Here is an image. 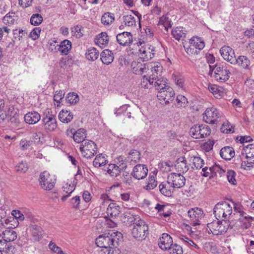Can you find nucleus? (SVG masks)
I'll return each instance as SVG.
<instances>
[{
  "instance_id": "53",
  "label": "nucleus",
  "mask_w": 254,
  "mask_h": 254,
  "mask_svg": "<svg viewBox=\"0 0 254 254\" xmlns=\"http://www.w3.org/2000/svg\"><path fill=\"white\" fill-rule=\"evenodd\" d=\"M114 15L110 12L105 13L102 16L101 21L104 25H109L114 20Z\"/></svg>"
},
{
  "instance_id": "3",
  "label": "nucleus",
  "mask_w": 254,
  "mask_h": 254,
  "mask_svg": "<svg viewBox=\"0 0 254 254\" xmlns=\"http://www.w3.org/2000/svg\"><path fill=\"white\" fill-rule=\"evenodd\" d=\"M213 213L217 219L228 221L232 213V207L227 202L218 203L213 208Z\"/></svg>"
},
{
  "instance_id": "59",
  "label": "nucleus",
  "mask_w": 254,
  "mask_h": 254,
  "mask_svg": "<svg viewBox=\"0 0 254 254\" xmlns=\"http://www.w3.org/2000/svg\"><path fill=\"white\" fill-rule=\"evenodd\" d=\"M5 249L3 252H5L6 254H16L18 253L17 249L16 247L10 244H7L6 245H4Z\"/></svg>"
},
{
  "instance_id": "19",
  "label": "nucleus",
  "mask_w": 254,
  "mask_h": 254,
  "mask_svg": "<svg viewBox=\"0 0 254 254\" xmlns=\"http://www.w3.org/2000/svg\"><path fill=\"white\" fill-rule=\"evenodd\" d=\"M118 43L122 46H128L132 42V35L130 32H123L116 36Z\"/></svg>"
},
{
  "instance_id": "64",
  "label": "nucleus",
  "mask_w": 254,
  "mask_h": 254,
  "mask_svg": "<svg viewBox=\"0 0 254 254\" xmlns=\"http://www.w3.org/2000/svg\"><path fill=\"white\" fill-rule=\"evenodd\" d=\"M41 29L40 27H36L30 33V37L33 40H36L39 38Z\"/></svg>"
},
{
  "instance_id": "20",
  "label": "nucleus",
  "mask_w": 254,
  "mask_h": 254,
  "mask_svg": "<svg viewBox=\"0 0 254 254\" xmlns=\"http://www.w3.org/2000/svg\"><path fill=\"white\" fill-rule=\"evenodd\" d=\"M154 47L149 45H144L141 46L139 50L140 55L142 56L140 58V60L142 61V59L148 61L154 57Z\"/></svg>"
},
{
  "instance_id": "41",
  "label": "nucleus",
  "mask_w": 254,
  "mask_h": 254,
  "mask_svg": "<svg viewBox=\"0 0 254 254\" xmlns=\"http://www.w3.org/2000/svg\"><path fill=\"white\" fill-rule=\"evenodd\" d=\"M172 34L177 40H180L186 36L184 28L182 27H176L172 30Z\"/></svg>"
},
{
  "instance_id": "16",
  "label": "nucleus",
  "mask_w": 254,
  "mask_h": 254,
  "mask_svg": "<svg viewBox=\"0 0 254 254\" xmlns=\"http://www.w3.org/2000/svg\"><path fill=\"white\" fill-rule=\"evenodd\" d=\"M127 167L126 163H122L119 164V166L115 164H109L107 168V173L113 177L118 176L122 171L126 169ZM105 171L106 170L105 169Z\"/></svg>"
},
{
  "instance_id": "52",
  "label": "nucleus",
  "mask_w": 254,
  "mask_h": 254,
  "mask_svg": "<svg viewBox=\"0 0 254 254\" xmlns=\"http://www.w3.org/2000/svg\"><path fill=\"white\" fill-rule=\"evenodd\" d=\"M179 239L184 244L187 246H191L193 247L196 249H199V247L197 246L196 244H195L193 241L190 240V238H188L186 236L181 235L179 237Z\"/></svg>"
},
{
  "instance_id": "17",
  "label": "nucleus",
  "mask_w": 254,
  "mask_h": 254,
  "mask_svg": "<svg viewBox=\"0 0 254 254\" xmlns=\"http://www.w3.org/2000/svg\"><path fill=\"white\" fill-rule=\"evenodd\" d=\"M148 171L145 165L137 164L133 168L131 175L136 179H143L147 176Z\"/></svg>"
},
{
  "instance_id": "34",
  "label": "nucleus",
  "mask_w": 254,
  "mask_h": 254,
  "mask_svg": "<svg viewBox=\"0 0 254 254\" xmlns=\"http://www.w3.org/2000/svg\"><path fill=\"white\" fill-rule=\"evenodd\" d=\"M235 64H237L245 69L250 68L251 62L246 56H240L238 58L235 57Z\"/></svg>"
},
{
  "instance_id": "22",
  "label": "nucleus",
  "mask_w": 254,
  "mask_h": 254,
  "mask_svg": "<svg viewBox=\"0 0 254 254\" xmlns=\"http://www.w3.org/2000/svg\"><path fill=\"white\" fill-rule=\"evenodd\" d=\"M133 209H130L127 210L124 214V222H127L130 225H133L135 222H137L139 220H141L138 215H136Z\"/></svg>"
},
{
  "instance_id": "2",
  "label": "nucleus",
  "mask_w": 254,
  "mask_h": 254,
  "mask_svg": "<svg viewBox=\"0 0 254 254\" xmlns=\"http://www.w3.org/2000/svg\"><path fill=\"white\" fill-rule=\"evenodd\" d=\"M175 92L173 88L169 85L168 80L165 78H160V104L164 106V105H169L170 102L174 100Z\"/></svg>"
},
{
  "instance_id": "24",
  "label": "nucleus",
  "mask_w": 254,
  "mask_h": 254,
  "mask_svg": "<svg viewBox=\"0 0 254 254\" xmlns=\"http://www.w3.org/2000/svg\"><path fill=\"white\" fill-rule=\"evenodd\" d=\"M208 89L216 98H221L226 94V90L223 87L215 84L209 85Z\"/></svg>"
},
{
  "instance_id": "61",
  "label": "nucleus",
  "mask_w": 254,
  "mask_h": 254,
  "mask_svg": "<svg viewBox=\"0 0 254 254\" xmlns=\"http://www.w3.org/2000/svg\"><path fill=\"white\" fill-rule=\"evenodd\" d=\"M176 101L177 102V106L179 108L184 106L187 102V98L182 95H178L177 96Z\"/></svg>"
},
{
  "instance_id": "49",
  "label": "nucleus",
  "mask_w": 254,
  "mask_h": 254,
  "mask_svg": "<svg viewBox=\"0 0 254 254\" xmlns=\"http://www.w3.org/2000/svg\"><path fill=\"white\" fill-rule=\"evenodd\" d=\"M125 25L128 27L135 26L136 25L135 19L131 15H124L123 17Z\"/></svg>"
},
{
  "instance_id": "26",
  "label": "nucleus",
  "mask_w": 254,
  "mask_h": 254,
  "mask_svg": "<svg viewBox=\"0 0 254 254\" xmlns=\"http://www.w3.org/2000/svg\"><path fill=\"white\" fill-rule=\"evenodd\" d=\"M27 124L34 125L38 123L41 119L40 115L37 112H30L26 114L24 117Z\"/></svg>"
},
{
  "instance_id": "11",
  "label": "nucleus",
  "mask_w": 254,
  "mask_h": 254,
  "mask_svg": "<svg viewBox=\"0 0 254 254\" xmlns=\"http://www.w3.org/2000/svg\"><path fill=\"white\" fill-rule=\"evenodd\" d=\"M42 122L44 128L50 131L54 130L57 127L56 115L52 112L48 111L44 114Z\"/></svg>"
},
{
  "instance_id": "37",
  "label": "nucleus",
  "mask_w": 254,
  "mask_h": 254,
  "mask_svg": "<svg viewBox=\"0 0 254 254\" xmlns=\"http://www.w3.org/2000/svg\"><path fill=\"white\" fill-rule=\"evenodd\" d=\"M158 65L151 67V72L152 73L150 75L149 79L150 84L154 85L155 86H159V84L158 83V81L159 80L158 79Z\"/></svg>"
},
{
  "instance_id": "62",
  "label": "nucleus",
  "mask_w": 254,
  "mask_h": 254,
  "mask_svg": "<svg viewBox=\"0 0 254 254\" xmlns=\"http://www.w3.org/2000/svg\"><path fill=\"white\" fill-rule=\"evenodd\" d=\"M254 167V160L253 161L247 160L243 161L241 163V168L250 170Z\"/></svg>"
},
{
  "instance_id": "9",
  "label": "nucleus",
  "mask_w": 254,
  "mask_h": 254,
  "mask_svg": "<svg viewBox=\"0 0 254 254\" xmlns=\"http://www.w3.org/2000/svg\"><path fill=\"white\" fill-rule=\"evenodd\" d=\"M39 182L42 189L50 190L55 186L56 179H52L49 173L44 171L40 174Z\"/></svg>"
},
{
  "instance_id": "57",
  "label": "nucleus",
  "mask_w": 254,
  "mask_h": 254,
  "mask_svg": "<svg viewBox=\"0 0 254 254\" xmlns=\"http://www.w3.org/2000/svg\"><path fill=\"white\" fill-rule=\"evenodd\" d=\"M172 166V164L170 161L162 162L160 164V171H161L163 173L169 172L171 171Z\"/></svg>"
},
{
  "instance_id": "44",
  "label": "nucleus",
  "mask_w": 254,
  "mask_h": 254,
  "mask_svg": "<svg viewBox=\"0 0 254 254\" xmlns=\"http://www.w3.org/2000/svg\"><path fill=\"white\" fill-rule=\"evenodd\" d=\"M108 161L102 154L97 155L94 159L93 164L95 167H99L105 165Z\"/></svg>"
},
{
  "instance_id": "36",
  "label": "nucleus",
  "mask_w": 254,
  "mask_h": 254,
  "mask_svg": "<svg viewBox=\"0 0 254 254\" xmlns=\"http://www.w3.org/2000/svg\"><path fill=\"white\" fill-rule=\"evenodd\" d=\"M13 33V41L20 42L24 38H25L27 32L22 29H15L12 31Z\"/></svg>"
},
{
  "instance_id": "56",
  "label": "nucleus",
  "mask_w": 254,
  "mask_h": 254,
  "mask_svg": "<svg viewBox=\"0 0 254 254\" xmlns=\"http://www.w3.org/2000/svg\"><path fill=\"white\" fill-rule=\"evenodd\" d=\"M16 170L19 173H25L28 169V166L26 162L22 161L15 166Z\"/></svg>"
},
{
  "instance_id": "12",
  "label": "nucleus",
  "mask_w": 254,
  "mask_h": 254,
  "mask_svg": "<svg viewBox=\"0 0 254 254\" xmlns=\"http://www.w3.org/2000/svg\"><path fill=\"white\" fill-rule=\"evenodd\" d=\"M131 67L133 73L140 75L147 72L149 68L148 64L144 63L142 60L140 61V59L136 61H133Z\"/></svg>"
},
{
  "instance_id": "1",
  "label": "nucleus",
  "mask_w": 254,
  "mask_h": 254,
  "mask_svg": "<svg viewBox=\"0 0 254 254\" xmlns=\"http://www.w3.org/2000/svg\"><path fill=\"white\" fill-rule=\"evenodd\" d=\"M122 238V234L119 232H112L100 235L95 241L97 246L107 249L109 254L112 250L117 248L119 241Z\"/></svg>"
},
{
  "instance_id": "30",
  "label": "nucleus",
  "mask_w": 254,
  "mask_h": 254,
  "mask_svg": "<svg viewBox=\"0 0 254 254\" xmlns=\"http://www.w3.org/2000/svg\"><path fill=\"white\" fill-rule=\"evenodd\" d=\"M73 118L72 113L67 110H62L59 114L60 121L64 123H69L72 121Z\"/></svg>"
},
{
  "instance_id": "31",
  "label": "nucleus",
  "mask_w": 254,
  "mask_h": 254,
  "mask_svg": "<svg viewBox=\"0 0 254 254\" xmlns=\"http://www.w3.org/2000/svg\"><path fill=\"white\" fill-rule=\"evenodd\" d=\"M172 188H173L172 185L167 180V182H163L160 184V192L164 196H171L173 192Z\"/></svg>"
},
{
  "instance_id": "40",
  "label": "nucleus",
  "mask_w": 254,
  "mask_h": 254,
  "mask_svg": "<svg viewBox=\"0 0 254 254\" xmlns=\"http://www.w3.org/2000/svg\"><path fill=\"white\" fill-rule=\"evenodd\" d=\"M120 213V207L116 203H111L107 208V213L111 217H116Z\"/></svg>"
},
{
  "instance_id": "42",
  "label": "nucleus",
  "mask_w": 254,
  "mask_h": 254,
  "mask_svg": "<svg viewBox=\"0 0 254 254\" xmlns=\"http://www.w3.org/2000/svg\"><path fill=\"white\" fill-rule=\"evenodd\" d=\"M2 234L5 242L13 241L17 238L16 233L12 230H6L2 231Z\"/></svg>"
},
{
  "instance_id": "21",
  "label": "nucleus",
  "mask_w": 254,
  "mask_h": 254,
  "mask_svg": "<svg viewBox=\"0 0 254 254\" xmlns=\"http://www.w3.org/2000/svg\"><path fill=\"white\" fill-rule=\"evenodd\" d=\"M173 245L171 237L167 233H163L160 237V249L163 251L169 250Z\"/></svg>"
},
{
  "instance_id": "33",
  "label": "nucleus",
  "mask_w": 254,
  "mask_h": 254,
  "mask_svg": "<svg viewBox=\"0 0 254 254\" xmlns=\"http://www.w3.org/2000/svg\"><path fill=\"white\" fill-rule=\"evenodd\" d=\"M101 60L104 64H109L114 60L113 53L109 50H105L101 54Z\"/></svg>"
},
{
  "instance_id": "29",
  "label": "nucleus",
  "mask_w": 254,
  "mask_h": 254,
  "mask_svg": "<svg viewBox=\"0 0 254 254\" xmlns=\"http://www.w3.org/2000/svg\"><path fill=\"white\" fill-rule=\"evenodd\" d=\"M172 206L171 204H167L166 205L160 204V220L163 216L166 221V219L169 220L170 216L172 214Z\"/></svg>"
},
{
  "instance_id": "55",
  "label": "nucleus",
  "mask_w": 254,
  "mask_h": 254,
  "mask_svg": "<svg viewBox=\"0 0 254 254\" xmlns=\"http://www.w3.org/2000/svg\"><path fill=\"white\" fill-rule=\"evenodd\" d=\"M245 151L247 159L254 157V144H251L247 145L245 148Z\"/></svg>"
},
{
  "instance_id": "45",
  "label": "nucleus",
  "mask_w": 254,
  "mask_h": 254,
  "mask_svg": "<svg viewBox=\"0 0 254 254\" xmlns=\"http://www.w3.org/2000/svg\"><path fill=\"white\" fill-rule=\"evenodd\" d=\"M99 53L95 48H90L86 53V58L91 61H95L99 57Z\"/></svg>"
},
{
  "instance_id": "63",
  "label": "nucleus",
  "mask_w": 254,
  "mask_h": 254,
  "mask_svg": "<svg viewBox=\"0 0 254 254\" xmlns=\"http://www.w3.org/2000/svg\"><path fill=\"white\" fill-rule=\"evenodd\" d=\"M64 93L63 90L56 91L54 96V100L58 103H60L62 100L64 98Z\"/></svg>"
},
{
  "instance_id": "13",
  "label": "nucleus",
  "mask_w": 254,
  "mask_h": 254,
  "mask_svg": "<svg viewBox=\"0 0 254 254\" xmlns=\"http://www.w3.org/2000/svg\"><path fill=\"white\" fill-rule=\"evenodd\" d=\"M168 182L170 183L174 188H181L184 186L185 178L180 173H171L168 176Z\"/></svg>"
},
{
  "instance_id": "39",
  "label": "nucleus",
  "mask_w": 254,
  "mask_h": 254,
  "mask_svg": "<svg viewBox=\"0 0 254 254\" xmlns=\"http://www.w3.org/2000/svg\"><path fill=\"white\" fill-rule=\"evenodd\" d=\"M190 44L193 45L197 50L203 49L205 46L204 42L200 38L193 37L190 41Z\"/></svg>"
},
{
  "instance_id": "25",
  "label": "nucleus",
  "mask_w": 254,
  "mask_h": 254,
  "mask_svg": "<svg viewBox=\"0 0 254 254\" xmlns=\"http://www.w3.org/2000/svg\"><path fill=\"white\" fill-rule=\"evenodd\" d=\"M202 171L203 172L202 176L204 177H210V175L211 174H214L215 175H216L217 172L220 175V176H221L222 173H225V171L219 165H216L209 168H208L207 167H203L202 168Z\"/></svg>"
},
{
  "instance_id": "4",
  "label": "nucleus",
  "mask_w": 254,
  "mask_h": 254,
  "mask_svg": "<svg viewBox=\"0 0 254 254\" xmlns=\"http://www.w3.org/2000/svg\"><path fill=\"white\" fill-rule=\"evenodd\" d=\"M212 71H214L213 77L218 81L225 82L230 76V66L226 64H219L215 65Z\"/></svg>"
},
{
  "instance_id": "5",
  "label": "nucleus",
  "mask_w": 254,
  "mask_h": 254,
  "mask_svg": "<svg viewBox=\"0 0 254 254\" xmlns=\"http://www.w3.org/2000/svg\"><path fill=\"white\" fill-rule=\"evenodd\" d=\"M229 226L230 223L228 221H220L219 219L214 220L207 225L208 232L214 235L224 234Z\"/></svg>"
},
{
  "instance_id": "18",
  "label": "nucleus",
  "mask_w": 254,
  "mask_h": 254,
  "mask_svg": "<svg viewBox=\"0 0 254 254\" xmlns=\"http://www.w3.org/2000/svg\"><path fill=\"white\" fill-rule=\"evenodd\" d=\"M189 161L188 159V154L186 153L185 156L180 157L176 161L175 167L176 169L180 172V173H184L187 172L189 169V166L187 163Z\"/></svg>"
},
{
  "instance_id": "54",
  "label": "nucleus",
  "mask_w": 254,
  "mask_h": 254,
  "mask_svg": "<svg viewBox=\"0 0 254 254\" xmlns=\"http://www.w3.org/2000/svg\"><path fill=\"white\" fill-rule=\"evenodd\" d=\"M66 102L70 104H76L79 101V97L77 94L73 92L67 94L66 99Z\"/></svg>"
},
{
  "instance_id": "14",
  "label": "nucleus",
  "mask_w": 254,
  "mask_h": 254,
  "mask_svg": "<svg viewBox=\"0 0 254 254\" xmlns=\"http://www.w3.org/2000/svg\"><path fill=\"white\" fill-rule=\"evenodd\" d=\"M220 53L225 60L231 64H235L236 56L234 50L232 48L224 46L220 49Z\"/></svg>"
},
{
  "instance_id": "15",
  "label": "nucleus",
  "mask_w": 254,
  "mask_h": 254,
  "mask_svg": "<svg viewBox=\"0 0 254 254\" xmlns=\"http://www.w3.org/2000/svg\"><path fill=\"white\" fill-rule=\"evenodd\" d=\"M188 214L192 221L191 223L192 226H195L200 224L199 219L203 217V212L201 209L197 207L191 208L188 211Z\"/></svg>"
},
{
  "instance_id": "10",
  "label": "nucleus",
  "mask_w": 254,
  "mask_h": 254,
  "mask_svg": "<svg viewBox=\"0 0 254 254\" xmlns=\"http://www.w3.org/2000/svg\"><path fill=\"white\" fill-rule=\"evenodd\" d=\"M220 116L221 113L219 110L214 107H211L205 110L203 114V120L206 123L213 124L218 121Z\"/></svg>"
},
{
  "instance_id": "43",
  "label": "nucleus",
  "mask_w": 254,
  "mask_h": 254,
  "mask_svg": "<svg viewBox=\"0 0 254 254\" xmlns=\"http://www.w3.org/2000/svg\"><path fill=\"white\" fill-rule=\"evenodd\" d=\"M31 231L34 239L36 241H39L42 236V229L38 225H32L31 228Z\"/></svg>"
},
{
  "instance_id": "27",
  "label": "nucleus",
  "mask_w": 254,
  "mask_h": 254,
  "mask_svg": "<svg viewBox=\"0 0 254 254\" xmlns=\"http://www.w3.org/2000/svg\"><path fill=\"white\" fill-rule=\"evenodd\" d=\"M71 42L68 40H64L60 44L57 45L58 50L63 55H67L71 49Z\"/></svg>"
},
{
  "instance_id": "7",
  "label": "nucleus",
  "mask_w": 254,
  "mask_h": 254,
  "mask_svg": "<svg viewBox=\"0 0 254 254\" xmlns=\"http://www.w3.org/2000/svg\"><path fill=\"white\" fill-rule=\"evenodd\" d=\"M211 129L206 125L199 124L192 126L190 130V136L195 139H201L210 135Z\"/></svg>"
},
{
  "instance_id": "28",
  "label": "nucleus",
  "mask_w": 254,
  "mask_h": 254,
  "mask_svg": "<svg viewBox=\"0 0 254 254\" xmlns=\"http://www.w3.org/2000/svg\"><path fill=\"white\" fill-rule=\"evenodd\" d=\"M220 155L223 159L226 160H230L234 156L235 151L233 147L226 146L221 149Z\"/></svg>"
},
{
  "instance_id": "23",
  "label": "nucleus",
  "mask_w": 254,
  "mask_h": 254,
  "mask_svg": "<svg viewBox=\"0 0 254 254\" xmlns=\"http://www.w3.org/2000/svg\"><path fill=\"white\" fill-rule=\"evenodd\" d=\"M195 151L188 152V159L189 161H192L193 165L197 169L203 168L204 164L203 160L200 157L197 156L195 155Z\"/></svg>"
},
{
  "instance_id": "38",
  "label": "nucleus",
  "mask_w": 254,
  "mask_h": 254,
  "mask_svg": "<svg viewBox=\"0 0 254 254\" xmlns=\"http://www.w3.org/2000/svg\"><path fill=\"white\" fill-rule=\"evenodd\" d=\"M157 173V170L154 171L153 175H149L147 182V185L145 187L146 190H151L155 188L157 185V181L155 180V176Z\"/></svg>"
},
{
  "instance_id": "35",
  "label": "nucleus",
  "mask_w": 254,
  "mask_h": 254,
  "mask_svg": "<svg viewBox=\"0 0 254 254\" xmlns=\"http://www.w3.org/2000/svg\"><path fill=\"white\" fill-rule=\"evenodd\" d=\"M17 20V16L14 12H9L3 18L2 21L4 24L10 26L14 24Z\"/></svg>"
},
{
  "instance_id": "32",
  "label": "nucleus",
  "mask_w": 254,
  "mask_h": 254,
  "mask_svg": "<svg viewBox=\"0 0 254 254\" xmlns=\"http://www.w3.org/2000/svg\"><path fill=\"white\" fill-rule=\"evenodd\" d=\"M72 137L75 142L82 144L83 143V141L87 140L85 139V138L86 137L85 129L84 128L78 129L75 132L73 133Z\"/></svg>"
},
{
  "instance_id": "48",
  "label": "nucleus",
  "mask_w": 254,
  "mask_h": 254,
  "mask_svg": "<svg viewBox=\"0 0 254 254\" xmlns=\"http://www.w3.org/2000/svg\"><path fill=\"white\" fill-rule=\"evenodd\" d=\"M109 42L108 36L105 32H102L96 39V43L101 46L108 44Z\"/></svg>"
},
{
  "instance_id": "51",
  "label": "nucleus",
  "mask_w": 254,
  "mask_h": 254,
  "mask_svg": "<svg viewBox=\"0 0 254 254\" xmlns=\"http://www.w3.org/2000/svg\"><path fill=\"white\" fill-rule=\"evenodd\" d=\"M127 158L130 162L136 163L140 160V154L137 150H132L129 153Z\"/></svg>"
},
{
  "instance_id": "46",
  "label": "nucleus",
  "mask_w": 254,
  "mask_h": 254,
  "mask_svg": "<svg viewBox=\"0 0 254 254\" xmlns=\"http://www.w3.org/2000/svg\"><path fill=\"white\" fill-rule=\"evenodd\" d=\"M75 186L74 184L71 185L70 184H68V183L66 184L63 187V190L65 193H67L66 195H64L62 197V200L64 201H65L67 197H68L70 194L73 191L75 190Z\"/></svg>"
},
{
  "instance_id": "60",
  "label": "nucleus",
  "mask_w": 254,
  "mask_h": 254,
  "mask_svg": "<svg viewBox=\"0 0 254 254\" xmlns=\"http://www.w3.org/2000/svg\"><path fill=\"white\" fill-rule=\"evenodd\" d=\"M227 178L228 182L232 185L236 184V180L235 179L236 173L233 170H228L227 172Z\"/></svg>"
},
{
  "instance_id": "6",
  "label": "nucleus",
  "mask_w": 254,
  "mask_h": 254,
  "mask_svg": "<svg viewBox=\"0 0 254 254\" xmlns=\"http://www.w3.org/2000/svg\"><path fill=\"white\" fill-rule=\"evenodd\" d=\"M148 227L142 220L135 222L131 229L132 236L138 241L144 240L148 235Z\"/></svg>"
},
{
  "instance_id": "47",
  "label": "nucleus",
  "mask_w": 254,
  "mask_h": 254,
  "mask_svg": "<svg viewBox=\"0 0 254 254\" xmlns=\"http://www.w3.org/2000/svg\"><path fill=\"white\" fill-rule=\"evenodd\" d=\"M172 24L171 20L167 15L160 17V25H161L166 31L169 28L172 27Z\"/></svg>"
},
{
  "instance_id": "50",
  "label": "nucleus",
  "mask_w": 254,
  "mask_h": 254,
  "mask_svg": "<svg viewBox=\"0 0 254 254\" xmlns=\"http://www.w3.org/2000/svg\"><path fill=\"white\" fill-rule=\"evenodd\" d=\"M42 16L39 13L33 14L30 18V23L34 26L39 25L43 21Z\"/></svg>"
},
{
  "instance_id": "58",
  "label": "nucleus",
  "mask_w": 254,
  "mask_h": 254,
  "mask_svg": "<svg viewBox=\"0 0 254 254\" xmlns=\"http://www.w3.org/2000/svg\"><path fill=\"white\" fill-rule=\"evenodd\" d=\"M170 254H183V251L182 247L177 244H173L170 249Z\"/></svg>"
},
{
  "instance_id": "8",
  "label": "nucleus",
  "mask_w": 254,
  "mask_h": 254,
  "mask_svg": "<svg viewBox=\"0 0 254 254\" xmlns=\"http://www.w3.org/2000/svg\"><path fill=\"white\" fill-rule=\"evenodd\" d=\"M79 149L82 156L87 158L93 157L97 150V145L95 142L89 140L83 141V143L80 144Z\"/></svg>"
}]
</instances>
